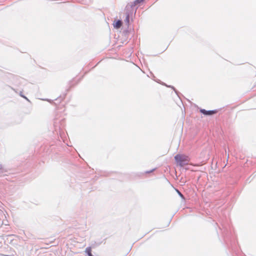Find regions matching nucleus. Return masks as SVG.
Here are the masks:
<instances>
[{
	"label": "nucleus",
	"mask_w": 256,
	"mask_h": 256,
	"mask_svg": "<svg viewBox=\"0 0 256 256\" xmlns=\"http://www.w3.org/2000/svg\"><path fill=\"white\" fill-rule=\"evenodd\" d=\"M125 22L127 23V24H129V22H130V16H129V14H128L126 15V20H125Z\"/></svg>",
	"instance_id": "nucleus-6"
},
{
	"label": "nucleus",
	"mask_w": 256,
	"mask_h": 256,
	"mask_svg": "<svg viewBox=\"0 0 256 256\" xmlns=\"http://www.w3.org/2000/svg\"><path fill=\"white\" fill-rule=\"evenodd\" d=\"M85 252L88 256H94L92 254V248L90 247L86 248Z\"/></svg>",
	"instance_id": "nucleus-4"
},
{
	"label": "nucleus",
	"mask_w": 256,
	"mask_h": 256,
	"mask_svg": "<svg viewBox=\"0 0 256 256\" xmlns=\"http://www.w3.org/2000/svg\"><path fill=\"white\" fill-rule=\"evenodd\" d=\"M194 166H198V164L194 165Z\"/></svg>",
	"instance_id": "nucleus-8"
},
{
	"label": "nucleus",
	"mask_w": 256,
	"mask_h": 256,
	"mask_svg": "<svg viewBox=\"0 0 256 256\" xmlns=\"http://www.w3.org/2000/svg\"><path fill=\"white\" fill-rule=\"evenodd\" d=\"M122 25L121 20H118L114 24V26L116 28H119Z\"/></svg>",
	"instance_id": "nucleus-3"
},
{
	"label": "nucleus",
	"mask_w": 256,
	"mask_h": 256,
	"mask_svg": "<svg viewBox=\"0 0 256 256\" xmlns=\"http://www.w3.org/2000/svg\"><path fill=\"white\" fill-rule=\"evenodd\" d=\"M200 112L204 115H212L216 112V110H208L207 111L204 109L200 110Z\"/></svg>",
	"instance_id": "nucleus-2"
},
{
	"label": "nucleus",
	"mask_w": 256,
	"mask_h": 256,
	"mask_svg": "<svg viewBox=\"0 0 256 256\" xmlns=\"http://www.w3.org/2000/svg\"><path fill=\"white\" fill-rule=\"evenodd\" d=\"M174 160L176 162L177 165L183 167L184 166L188 165L190 164V158L188 156L178 154L174 156Z\"/></svg>",
	"instance_id": "nucleus-1"
},
{
	"label": "nucleus",
	"mask_w": 256,
	"mask_h": 256,
	"mask_svg": "<svg viewBox=\"0 0 256 256\" xmlns=\"http://www.w3.org/2000/svg\"><path fill=\"white\" fill-rule=\"evenodd\" d=\"M144 0H136L134 2V6L137 5L138 4L141 3Z\"/></svg>",
	"instance_id": "nucleus-5"
},
{
	"label": "nucleus",
	"mask_w": 256,
	"mask_h": 256,
	"mask_svg": "<svg viewBox=\"0 0 256 256\" xmlns=\"http://www.w3.org/2000/svg\"><path fill=\"white\" fill-rule=\"evenodd\" d=\"M177 192H178V194H179V195H180L181 197L184 198L183 195L182 194V193H181L178 190H177Z\"/></svg>",
	"instance_id": "nucleus-7"
}]
</instances>
